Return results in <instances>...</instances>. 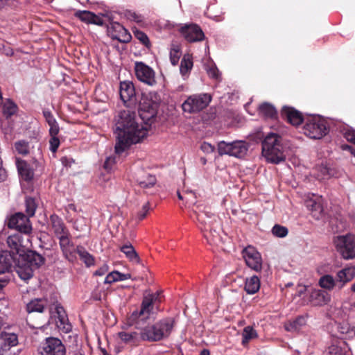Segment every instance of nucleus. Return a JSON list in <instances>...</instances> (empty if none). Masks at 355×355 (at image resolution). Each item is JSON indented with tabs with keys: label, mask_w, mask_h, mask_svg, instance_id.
<instances>
[{
	"label": "nucleus",
	"mask_w": 355,
	"mask_h": 355,
	"mask_svg": "<svg viewBox=\"0 0 355 355\" xmlns=\"http://www.w3.org/2000/svg\"><path fill=\"white\" fill-rule=\"evenodd\" d=\"M135 178L138 184L144 189L153 187L157 182L155 176L147 173L143 169H139L135 173Z\"/></svg>",
	"instance_id": "5701e85b"
},
{
	"label": "nucleus",
	"mask_w": 355,
	"mask_h": 355,
	"mask_svg": "<svg viewBox=\"0 0 355 355\" xmlns=\"http://www.w3.org/2000/svg\"><path fill=\"white\" fill-rule=\"evenodd\" d=\"M193 67V62L189 55H184L181 61L180 71L182 76L189 73Z\"/></svg>",
	"instance_id": "37998d69"
},
{
	"label": "nucleus",
	"mask_w": 355,
	"mask_h": 355,
	"mask_svg": "<svg viewBox=\"0 0 355 355\" xmlns=\"http://www.w3.org/2000/svg\"><path fill=\"white\" fill-rule=\"evenodd\" d=\"M150 209V205L148 202L145 203L141 209V211L138 213V219L139 220H143L147 215L148 211Z\"/></svg>",
	"instance_id": "bf43d9fd"
},
{
	"label": "nucleus",
	"mask_w": 355,
	"mask_h": 355,
	"mask_svg": "<svg viewBox=\"0 0 355 355\" xmlns=\"http://www.w3.org/2000/svg\"><path fill=\"white\" fill-rule=\"evenodd\" d=\"M69 232H67L66 235L62 234L58 236L60 248L63 252L64 256L69 261H73L76 259V250L73 243L71 241Z\"/></svg>",
	"instance_id": "6ab92c4d"
},
{
	"label": "nucleus",
	"mask_w": 355,
	"mask_h": 355,
	"mask_svg": "<svg viewBox=\"0 0 355 355\" xmlns=\"http://www.w3.org/2000/svg\"><path fill=\"white\" fill-rule=\"evenodd\" d=\"M180 33L189 42H197L205 39L201 28L196 24H184L180 28Z\"/></svg>",
	"instance_id": "ddd939ff"
},
{
	"label": "nucleus",
	"mask_w": 355,
	"mask_h": 355,
	"mask_svg": "<svg viewBox=\"0 0 355 355\" xmlns=\"http://www.w3.org/2000/svg\"><path fill=\"white\" fill-rule=\"evenodd\" d=\"M78 253L80 259L85 263V264L89 267L94 264V259L83 247L77 246L76 254Z\"/></svg>",
	"instance_id": "e433bc0d"
},
{
	"label": "nucleus",
	"mask_w": 355,
	"mask_h": 355,
	"mask_svg": "<svg viewBox=\"0 0 355 355\" xmlns=\"http://www.w3.org/2000/svg\"><path fill=\"white\" fill-rule=\"evenodd\" d=\"M306 324V318L304 315H300L293 320L284 324V328L287 331H298Z\"/></svg>",
	"instance_id": "473e14b6"
},
{
	"label": "nucleus",
	"mask_w": 355,
	"mask_h": 355,
	"mask_svg": "<svg viewBox=\"0 0 355 355\" xmlns=\"http://www.w3.org/2000/svg\"><path fill=\"white\" fill-rule=\"evenodd\" d=\"M133 33L135 37L139 40L144 46L146 47H149L150 46V43L147 35L143 31L136 29L133 31Z\"/></svg>",
	"instance_id": "09e8293b"
},
{
	"label": "nucleus",
	"mask_w": 355,
	"mask_h": 355,
	"mask_svg": "<svg viewBox=\"0 0 355 355\" xmlns=\"http://www.w3.org/2000/svg\"><path fill=\"white\" fill-rule=\"evenodd\" d=\"M17 111L16 105L10 101L6 102L3 107V113L6 117L13 115Z\"/></svg>",
	"instance_id": "de8ad7c7"
},
{
	"label": "nucleus",
	"mask_w": 355,
	"mask_h": 355,
	"mask_svg": "<svg viewBox=\"0 0 355 355\" xmlns=\"http://www.w3.org/2000/svg\"><path fill=\"white\" fill-rule=\"evenodd\" d=\"M74 16L87 24H94L99 26L103 24V19L90 11L78 10L75 12Z\"/></svg>",
	"instance_id": "bb28decb"
},
{
	"label": "nucleus",
	"mask_w": 355,
	"mask_h": 355,
	"mask_svg": "<svg viewBox=\"0 0 355 355\" xmlns=\"http://www.w3.org/2000/svg\"><path fill=\"white\" fill-rule=\"evenodd\" d=\"M120 97L124 103L132 101L135 97L134 85L130 81H123L120 83Z\"/></svg>",
	"instance_id": "b1692460"
},
{
	"label": "nucleus",
	"mask_w": 355,
	"mask_h": 355,
	"mask_svg": "<svg viewBox=\"0 0 355 355\" xmlns=\"http://www.w3.org/2000/svg\"><path fill=\"white\" fill-rule=\"evenodd\" d=\"M282 114L291 124L295 126L300 125L303 121L302 114L293 107H284Z\"/></svg>",
	"instance_id": "393cba45"
},
{
	"label": "nucleus",
	"mask_w": 355,
	"mask_h": 355,
	"mask_svg": "<svg viewBox=\"0 0 355 355\" xmlns=\"http://www.w3.org/2000/svg\"><path fill=\"white\" fill-rule=\"evenodd\" d=\"M306 207L311 211L313 218L317 220L321 219L324 216V209L322 207V199L320 197L315 196L306 200Z\"/></svg>",
	"instance_id": "412c9836"
},
{
	"label": "nucleus",
	"mask_w": 355,
	"mask_h": 355,
	"mask_svg": "<svg viewBox=\"0 0 355 355\" xmlns=\"http://www.w3.org/2000/svg\"><path fill=\"white\" fill-rule=\"evenodd\" d=\"M46 305V301L44 299H34L26 305V309L28 313L43 312Z\"/></svg>",
	"instance_id": "72a5a7b5"
},
{
	"label": "nucleus",
	"mask_w": 355,
	"mask_h": 355,
	"mask_svg": "<svg viewBox=\"0 0 355 355\" xmlns=\"http://www.w3.org/2000/svg\"><path fill=\"white\" fill-rule=\"evenodd\" d=\"M16 164L21 178L26 181L31 180L34 175V171L29 164L26 161L19 159H17Z\"/></svg>",
	"instance_id": "7c9ffc66"
},
{
	"label": "nucleus",
	"mask_w": 355,
	"mask_h": 355,
	"mask_svg": "<svg viewBox=\"0 0 355 355\" xmlns=\"http://www.w3.org/2000/svg\"><path fill=\"white\" fill-rule=\"evenodd\" d=\"M121 251L125 254L126 257L129 259L130 261L137 263H139L140 259L132 245H125L122 246Z\"/></svg>",
	"instance_id": "4c0bfd02"
},
{
	"label": "nucleus",
	"mask_w": 355,
	"mask_h": 355,
	"mask_svg": "<svg viewBox=\"0 0 355 355\" xmlns=\"http://www.w3.org/2000/svg\"><path fill=\"white\" fill-rule=\"evenodd\" d=\"M311 301L314 305L322 306L330 301V296L324 291L314 290L311 294Z\"/></svg>",
	"instance_id": "2f4dec72"
},
{
	"label": "nucleus",
	"mask_w": 355,
	"mask_h": 355,
	"mask_svg": "<svg viewBox=\"0 0 355 355\" xmlns=\"http://www.w3.org/2000/svg\"><path fill=\"white\" fill-rule=\"evenodd\" d=\"M118 336L121 340V341L126 344L135 343L141 340L140 332L137 333L136 331H121L118 333Z\"/></svg>",
	"instance_id": "c9c22d12"
},
{
	"label": "nucleus",
	"mask_w": 355,
	"mask_h": 355,
	"mask_svg": "<svg viewBox=\"0 0 355 355\" xmlns=\"http://www.w3.org/2000/svg\"><path fill=\"white\" fill-rule=\"evenodd\" d=\"M333 336L341 339L353 338L355 337V327L351 326L347 322H336L332 327Z\"/></svg>",
	"instance_id": "f3484780"
},
{
	"label": "nucleus",
	"mask_w": 355,
	"mask_h": 355,
	"mask_svg": "<svg viewBox=\"0 0 355 355\" xmlns=\"http://www.w3.org/2000/svg\"><path fill=\"white\" fill-rule=\"evenodd\" d=\"M207 217L210 218L205 214H197V220L198 222V225L202 232L204 237L210 245H218L222 243V238L215 229L217 227V225L208 229L206 224H203L204 222L205 223V218Z\"/></svg>",
	"instance_id": "1a4fd4ad"
},
{
	"label": "nucleus",
	"mask_w": 355,
	"mask_h": 355,
	"mask_svg": "<svg viewBox=\"0 0 355 355\" xmlns=\"http://www.w3.org/2000/svg\"><path fill=\"white\" fill-rule=\"evenodd\" d=\"M49 223L51 230L57 237L62 234L66 235L69 232L62 219L55 214L50 216Z\"/></svg>",
	"instance_id": "c85d7f7f"
},
{
	"label": "nucleus",
	"mask_w": 355,
	"mask_h": 355,
	"mask_svg": "<svg viewBox=\"0 0 355 355\" xmlns=\"http://www.w3.org/2000/svg\"><path fill=\"white\" fill-rule=\"evenodd\" d=\"M155 324L161 340H164L171 335L175 326V320L173 318H165L158 320Z\"/></svg>",
	"instance_id": "a211bd4d"
},
{
	"label": "nucleus",
	"mask_w": 355,
	"mask_h": 355,
	"mask_svg": "<svg viewBox=\"0 0 355 355\" xmlns=\"http://www.w3.org/2000/svg\"><path fill=\"white\" fill-rule=\"evenodd\" d=\"M334 243L337 250L345 259H354L355 257V236L347 234L335 238Z\"/></svg>",
	"instance_id": "0eeeda50"
},
{
	"label": "nucleus",
	"mask_w": 355,
	"mask_h": 355,
	"mask_svg": "<svg viewBox=\"0 0 355 355\" xmlns=\"http://www.w3.org/2000/svg\"><path fill=\"white\" fill-rule=\"evenodd\" d=\"M207 72L209 76L216 80H220V74L218 68L215 65H212L207 69Z\"/></svg>",
	"instance_id": "5fc2aeb1"
},
{
	"label": "nucleus",
	"mask_w": 355,
	"mask_h": 355,
	"mask_svg": "<svg viewBox=\"0 0 355 355\" xmlns=\"http://www.w3.org/2000/svg\"><path fill=\"white\" fill-rule=\"evenodd\" d=\"M181 56L180 47L178 44H172L170 50V60L173 65H176L178 63Z\"/></svg>",
	"instance_id": "c03bdc74"
},
{
	"label": "nucleus",
	"mask_w": 355,
	"mask_h": 355,
	"mask_svg": "<svg viewBox=\"0 0 355 355\" xmlns=\"http://www.w3.org/2000/svg\"><path fill=\"white\" fill-rule=\"evenodd\" d=\"M342 149L349 151L350 153L355 157V149L352 146L347 144L343 145Z\"/></svg>",
	"instance_id": "338daca9"
},
{
	"label": "nucleus",
	"mask_w": 355,
	"mask_h": 355,
	"mask_svg": "<svg viewBox=\"0 0 355 355\" xmlns=\"http://www.w3.org/2000/svg\"><path fill=\"white\" fill-rule=\"evenodd\" d=\"M281 140V137L277 134L270 133L263 141L262 154L268 162L277 164L285 160Z\"/></svg>",
	"instance_id": "7ed1b4c3"
},
{
	"label": "nucleus",
	"mask_w": 355,
	"mask_h": 355,
	"mask_svg": "<svg viewBox=\"0 0 355 355\" xmlns=\"http://www.w3.org/2000/svg\"><path fill=\"white\" fill-rule=\"evenodd\" d=\"M288 229L279 225H275L272 229V234L277 237L283 238L285 237L288 234Z\"/></svg>",
	"instance_id": "8fccbe9b"
},
{
	"label": "nucleus",
	"mask_w": 355,
	"mask_h": 355,
	"mask_svg": "<svg viewBox=\"0 0 355 355\" xmlns=\"http://www.w3.org/2000/svg\"><path fill=\"white\" fill-rule=\"evenodd\" d=\"M127 16L128 19L136 21L137 23H141L144 21V17L135 12L129 11Z\"/></svg>",
	"instance_id": "13d9d810"
},
{
	"label": "nucleus",
	"mask_w": 355,
	"mask_h": 355,
	"mask_svg": "<svg viewBox=\"0 0 355 355\" xmlns=\"http://www.w3.org/2000/svg\"><path fill=\"white\" fill-rule=\"evenodd\" d=\"M196 215L197 216V214H198L199 213H195ZM201 214H207V216H209L210 218H205V223L204 222V225L206 224L207 227L208 229H209L210 227H212L213 226L216 225H218V218L212 214H210L209 212H202Z\"/></svg>",
	"instance_id": "603ef678"
},
{
	"label": "nucleus",
	"mask_w": 355,
	"mask_h": 355,
	"mask_svg": "<svg viewBox=\"0 0 355 355\" xmlns=\"http://www.w3.org/2000/svg\"><path fill=\"white\" fill-rule=\"evenodd\" d=\"M107 34L114 40L123 43L131 40V35L128 31L118 22H110L107 25Z\"/></svg>",
	"instance_id": "dca6fc26"
},
{
	"label": "nucleus",
	"mask_w": 355,
	"mask_h": 355,
	"mask_svg": "<svg viewBox=\"0 0 355 355\" xmlns=\"http://www.w3.org/2000/svg\"><path fill=\"white\" fill-rule=\"evenodd\" d=\"M344 137L349 142L355 145V130L352 128H347L344 130Z\"/></svg>",
	"instance_id": "864d4df0"
},
{
	"label": "nucleus",
	"mask_w": 355,
	"mask_h": 355,
	"mask_svg": "<svg viewBox=\"0 0 355 355\" xmlns=\"http://www.w3.org/2000/svg\"><path fill=\"white\" fill-rule=\"evenodd\" d=\"M136 77L141 82L153 86L156 84L155 71L152 68L141 62H137L135 66Z\"/></svg>",
	"instance_id": "f8f14e48"
},
{
	"label": "nucleus",
	"mask_w": 355,
	"mask_h": 355,
	"mask_svg": "<svg viewBox=\"0 0 355 355\" xmlns=\"http://www.w3.org/2000/svg\"><path fill=\"white\" fill-rule=\"evenodd\" d=\"M319 169L321 172V175H318V178L321 179H325L329 177H334L336 175L335 170L327 167V166H320Z\"/></svg>",
	"instance_id": "3c124183"
},
{
	"label": "nucleus",
	"mask_w": 355,
	"mask_h": 355,
	"mask_svg": "<svg viewBox=\"0 0 355 355\" xmlns=\"http://www.w3.org/2000/svg\"><path fill=\"white\" fill-rule=\"evenodd\" d=\"M200 149L205 153H211L214 150V146L207 142L201 144Z\"/></svg>",
	"instance_id": "052dcab7"
},
{
	"label": "nucleus",
	"mask_w": 355,
	"mask_h": 355,
	"mask_svg": "<svg viewBox=\"0 0 355 355\" xmlns=\"http://www.w3.org/2000/svg\"><path fill=\"white\" fill-rule=\"evenodd\" d=\"M159 297V293H149L143 298L141 308L139 310L133 311L131 314L130 319L132 322L138 320H144L148 319L152 313L153 304Z\"/></svg>",
	"instance_id": "6e6552de"
},
{
	"label": "nucleus",
	"mask_w": 355,
	"mask_h": 355,
	"mask_svg": "<svg viewBox=\"0 0 355 355\" xmlns=\"http://www.w3.org/2000/svg\"><path fill=\"white\" fill-rule=\"evenodd\" d=\"M260 114L266 117L273 118L277 114V111L271 104L264 103L259 107Z\"/></svg>",
	"instance_id": "ea45409f"
},
{
	"label": "nucleus",
	"mask_w": 355,
	"mask_h": 355,
	"mask_svg": "<svg viewBox=\"0 0 355 355\" xmlns=\"http://www.w3.org/2000/svg\"><path fill=\"white\" fill-rule=\"evenodd\" d=\"M60 132V128L58 123L54 124L49 126V135L50 136H57Z\"/></svg>",
	"instance_id": "680f3d73"
},
{
	"label": "nucleus",
	"mask_w": 355,
	"mask_h": 355,
	"mask_svg": "<svg viewBox=\"0 0 355 355\" xmlns=\"http://www.w3.org/2000/svg\"><path fill=\"white\" fill-rule=\"evenodd\" d=\"M44 258L40 254L29 251L19 256L15 263V270L22 280H28L33 275V271L44 263Z\"/></svg>",
	"instance_id": "f03ea898"
},
{
	"label": "nucleus",
	"mask_w": 355,
	"mask_h": 355,
	"mask_svg": "<svg viewBox=\"0 0 355 355\" xmlns=\"http://www.w3.org/2000/svg\"><path fill=\"white\" fill-rule=\"evenodd\" d=\"M16 151L22 155H26L29 153V145L27 141L21 140L15 144Z\"/></svg>",
	"instance_id": "49530a36"
},
{
	"label": "nucleus",
	"mask_w": 355,
	"mask_h": 355,
	"mask_svg": "<svg viewBox=\"0 0 355 355\" xmlns=\"http://www.w3.org/2000/svg\"><path fill=\"white\" fill-rule=\"evenodd\" d=\"M42 113H43V116L46 120V122L52 119L54 117L53 114L51 113V112L49 111V110H44Z\"/></svg>",
	"instance_id": "69168bd1"
},
{
	"label": "nucleus",
	"mask_w": 355,
	"mask_h": 355,
	"mask_svg": "<svg viewBox=\"0 0 355 355\" xmlns=\"http://www.w3.org/2000/svg\"><path fill=\"white\" fill-rule=\"evenodd\" d=\"M119 272L113 271L110 272L106 277L105 278L104 283L105 284H112L113 282L119 281Z\"/></svg>",
	"instance_id": "4d7b16f0"
},
{
	"label": "nucleus",
	"mask_w": 355,
	"mask_h": 355,
	"mask_svg": "<svg viewBox=\"0 0 355 355\" xmlns=\"http://www.w3.org/2000/svg\"><path fill=\"white\" fill-rule=\"evenodd\" d=\"M16 258L8 250H3L0 254V274L8 272Z\"/></svg>",
	"instance_id": "c756f323"
},
{
	"label": "nucleus",
	"mask_w": 355,
	"mask_h": 355,
	"mask_svg": "<svg viewBox=\"0 0 355 355\" xmlns=\"http://www.w3.org/2000/svg\"><path fill=\"white\" fill-rule=\"evenodd\" d=\"M26 213L28 217L33 216L36 210V203L33 198L27 197L25 200Z\"/></svg>",
	"instance_id": "a18cd8bd"
},
{
	"label": "nucleus",
	"mask_w": 355,
	"mask_h": 355,
	"mask_svg": "<svg viewBox=\"0 0 355 355\" xmlns=\"http://www.w3.org/2000/svg\"><path fill=\"white\" fill-rule=\"evenodd\" d=\"M108 266L104 264L94 272V275L103 276L108 271Z\"/></svg>",
	"instance_id": "e2e57ef3"
},
{
	"label": "nucleus",
	"mask_w": 355,
	"mask_h": 355,
	"mask_svg": "<svg viewBox=\"0 0 355 355\" xmlns=\"http://www.w3.org/2000/svg\"><path fill=\"white\" fill-rule=\"evenodd\" d=\"M140 339L149 343L162 341L155 323L140 328Z\"/></svg>",
	"instance_id": "4be33fe9"
},
{
	"label": "nucleus",
	"mask_w": 355,
	"mask_h": 355,
	"mask_svg": "<svg viewBox=\"0 0 355 355\" xmlns=\"http://www.w3.org/2000/svg\"><path fill=\"white\" fill-rule=\"evenodd\" d=\"M248 150V145L244 141L225 142L221 141L218 144V152L220 155H228L237 158L243 157Z\"/></svg>",
	"instance_id": "39448f33"
},
{
	"label": "nucleus",
	"mask_w": 355,
	"mask_h": 355,
	"mask_svg": "<svg viewBox=\"0 0 355 355\" xmlns=\"http://www.w3.org/2000/svg\"><path fill=\"white\" fill-rule=\"evenodd\" d=\"M257 333L256 330L253 329L251 326H247L243 329V333H242V344L243 345H246L249 343L250 340L255 338L257 337Z\"/></svg>",
	"instance_id": "a19ab883"
},
{
	"label": "nucleus",
	"mask_w": 355,
	"mask_h": 355,
	"mask_svg": "<svg viewBox=\"0 0 355 355\" xmlns=\"http://www.w3.org/2000/svg\"><path fill=\"white\" fill-rule=\"evenodd\" d=\"M115 162V158L112 157H109L106 159L104 163V168L105 169H110L112 168V164Z\"/></svg>",
	"instance_id": "0e129e2a"
},
{
	"label": "nucleus",
	"mask_w": 355,
	"mask_h": 355,
	"mask_svg": "<svg viewBox=\"0 0 355 355\" xmlns=\"http://www.w3.org/2000/svg\"><path fill=\"white\" fill-rule=\"evenodd\" d=\"M60 139L57 136H51L49 140V149L53 152L55 153L60 146Z\"/></svg>",
	"instance_id": "6e6d98bb"
},
{
	"label": "nucleus",
	"mask_w": 355,
	"mask_h": 355,
	"mask_svg": "<svg viewBox=\"0 0 355 355\" xmlns=\"http://www.w3.org/2000/svg\"><path fill=\"white\" fill-rule=\"evenodd\" d=\"M304 132L311 139H320L328 132L326 122L318 118H309L304 125Z\"/></svg>",
	"instance_id": "423d86ee"
},
{
	"label": "nucleus",
	"mask_w": 355,
	"mask_h": 355,
	"mask_svg": "<svg viewBox=\"0 0 355 355\" xmlns=\"http://www.w3.org/2000/svg\"><path fill=\"white\" fill-rule=\"evenodd\" d=\"M18 344V336L12 332L2 331L0 334V354L15 355L10 349Z\"/></svg>",
	"instance_id": "2eb2a0df"
},
{
	"label": "nucleus",
	"mask_w": 355,
	"mask_h": 355,
	"mask_svg": "<svg viewBox=\"0 0 355 355\" xmlns=\"http://www.w3.org/2000/svg\"><path fill=\"white\" fill-rule=\"evenodd\" d=\"M260 288V280L257 276H252L245 280V291L248 294L256 293Z\"/></svg>",
	"instance_id": "f704fd0d"
},
{
	"label": "nucleus",
	"mask_w": 355,
	"mask_h": 355,
	"mask_svg": "<svg viewBox=\"0 0 355 355\" xmlns=\"http://www.w3.org/2000/svg\"><path fill=\"white\" fill-rule=\"evenodd\" d=\"M55 309L58 315V318L55 321L57 327L65 333L70 331L71 326L68 322V318L63 307L60 304H57Z\"/></svg>",
	"instance_id": "a878e982"
},
{
	"label": "nucleus",
	"mask_w": 355,
	"mask_h": 355,
	"mask_svg": "<svg viewBox=\"0 0 355 355\" xmlns=\"http://www.w3.org/2000/svg\"><path fill=\"white\" fill-rule=\"evenodd\" d=\"M7 244L10 248L8 252L16 259L17 257L23 255L21 254L24 252L21 233L18 232L9 236L7 239Z\"/></svg>",
	"instance_id": "aec40b11"
},
{
	"label": "nucleus",
	"mask_w": 355,
	"mask_h": 355,
	"mask_svg": "<svg viewBox=\"0 0 355 355\" xmlns=\"http://www.w3.org/2000/svg\"><path fill=\"white\" fill-rule=\"evenodd\" d=\"M28 218L27 215L21 212L16 213L10 217L8 225L10 228L18 230L19 233L29 234L32 227Z\"/></svg>",
	"instance_id": "4468645a"
},
{
	"label": "nucleus",
	"mask_w": 355,
	"mask_h": 355,
	"mask_svg": "<svg viewBox=\"0 0 355 355\" xmlns=\"http://www.w3.org/2000/svg\"><path fill=\"white\" fill-rule=\"evenodd\" d=\"M39 352L40 355H65L66 348L60 339L49 337L42 344Z\"/></svg>",
	"instance_id": "9d476101"
},
{
	"label": "nucleus",
	"mask_w": 355,
	"mask_h": 355,
	"mask_svg": "<svg viewBox=\"0 0 355 355\" xmlns=\"http://www.w3.org/2000/svg\"><path fill=\"white\" fill-rule=\"evenodd\" d=\"M119 281H123L126 279H129L131 278V275L130 273H121L119 272Z\"/></svg>",
	"instance_id": "774afa93"
},
{
	"label": "nucleus",
	"mask_w": 355,
	"mask_h": 355,
	"mask_svg": "<svg viewBox=\"0 0 355 355\" xmlns=\"http://www.w3.org/2000/svg\"><path fill=\"white\" fill-rule=\"evenodd\" d=\"M355 277V266L347 267L337 273V283L339 288H342L343 286L348 282H350Z\"/></svg>",
	"instance_id": "cd10ccee"
},
{
	"label": "nucleus",
	"mask_w": 355,
	"mask_h": 355,
	"mask_svg": "<svg viewBox=\"0 0 355 355\" xmlns=\"http://www.w3.org/2000/svg\"><path fill=\"white\" fill-rule=\"evenodd\" d=\"M320 286L327 290H331L336 285V282L330 275H325L320 277L319 280Z\"/></svg>",
	"instance_id": "58836bf2"
},
{
	"label": "nucleus",
	"mask_w": 355,
	"mask_h": 355,
	"mask_svg": "<svg viewBox=\"0 0 355 355\" xmlns=\"http://www.w3.org/2000/svg\"><path fill=\"white\" fill-rule=\"evenodd\" d=\"M212 97L209 94L201 93L189 96L182 105L184 112L196 113L206 108Z\"/></svg>",
	"instance_id": "20e7f679"
},
{
	"label": "nucleus",
	"mask_w": 355,
	"mask_h": 355,
	"mask_svg": "<svg viewBox=\"0 0 355 355\" xmlns=\"http://www.w3.org/2000/svg\"><path fill=\"white\" fill-rule=\"evenodd\" d=\"M148 130L136 119V113L129 110L120 111L116 123L115 153L121 154L132 144L146 137Z\"/></svg>",
	"instance_id": "f257e3e1"
},
{
	"label": "nucleus",
	"mask_w": 355,
	"mask_h": 355,
	"mask_svg": "<svg viewBox=\"0 0 355 355\" xmlns=\"http://www.w3.org/2000/svg\"><path fill=\"white\" fill-rule=\"evenodd\" d=\"M342 345H345V341H338L337 344H332L329 347L324 355H345L342 349Z\"/></svg>",
	"instance_id": "79ce46f5"
},
{
	"label": "nucleus",
	"mask_w": 355,
	"mask_h": 355,
	"mask_svg": "<svg viewBox=\"0 0 355 355\" xmlns=\"http://www.w3.org/2000/svg\"><path fill=\"white\" fill-rule=\"evenodd\" d=\"M243 257L247 266L256 272L262 269V259L260 253L252 246H248L243 250Z\"/></svg>",
	"instance_id": "9b49d317"
}]
</instances>
